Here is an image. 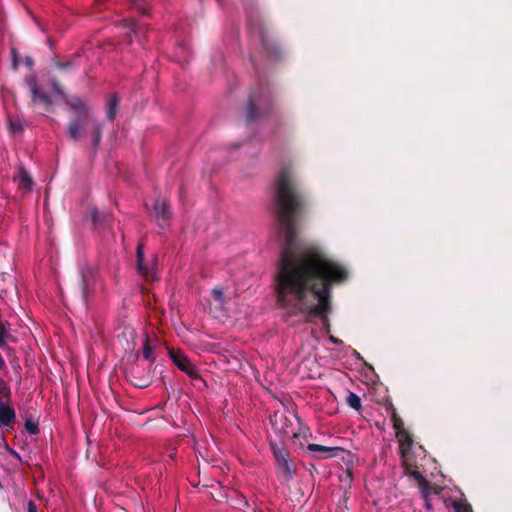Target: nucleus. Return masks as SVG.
Wrapping results in <instances>:
<instances>
[{
	"label": "nucleus",
	"mask_w": 512,
	"mask_h": 512,
	"mask_svg": "<svg viewBox=\"0 0 512 512\" xmlns=\"http://www.w3.org/2000/svg\"><path fill=\"white\" fill-rule=\"evenodd\" d=\"M330 341H331L332 343H335V344L339 343V340H338V339H336V338H335V337H333V336H330Z\"/></svg>",
	"instance_id": "5701e85b"
},
{
	"label": "nucleus",
	"mask_w": 512,
	"mask_h": 512,
	"mask_svg": "<svg viewBox=\"0 0 512 512\" xmlns=\"http://www.w3.org/2000/svg\"><path fill=\"white\" fill-rule=\"evenodd\" d=\"M141 340L142 357L147 361L153 362L155 360L154 350L158 345V339L155 336H149L147 333H144Z\"/></svg>",
	"instance_id": "0eeeda50"
},
{
	"label": "nucleus",
	"mask_w": 512,
	"mask_h": 512,
	"mask_svg": "<svg viewBox=\"0 0 512 512\" xmlns=\"http://www.w3.org/2000/svg\"><path fill=\"white\" fill-rule=\"evenodd\" d=\"M15 422V412L11 406L0 402V426L12 427Z\"/></svg>",
	"instance_id": "1a4fd4ad"
},
{
	"label": "nucleus",
	"mask_w": 512,
	"mask_h": 512,
	"mask_svg": "<svg viewBox=\"0 0 512 512\" xmlns=\"http://www.w3.org/2000/svg\"><path fill=\"white\" fill-rule=\"evenodd\" d=\"M169 356L175 365L190 377H198L197 367L181 351L169 350Z\"/></svg>",
	"instance_id": "39448f33"
},
{
	"label": "nucleus",
	"mask_w": 512,
	"mask_h": 512,
	"mask_svg": "<svg viewBox=\"0 0 512 512\" xmlns=\"http://www.w3.org/2000/svg\"><path fill=\"white\" fill-rule=\"evenodd\" d=\"M9 325H0V348L5 349L9 341H16V339L9 333ZM4 364L2 357L0 356V366Z\"/></svg>",
	"instance_id": "f8f14e48"
},
{
	"label": "nucleus",
	"mask_w": 512,
	"mask_h": 512,
	"mask_svg": "<svg viewBox=\"0 0 512 512\" xmlns=\"http://www.w3.org/2000/svg\"><path fill=\"white\" fill-rule=\"evenodd\" d=\"M212 298H213V302L215 303V305L221 306L224 303L223 291L218 288L213 289L212 290Z\"/></svg>",
	"instance_id": "dca6fc26"
},
{
	"label": "nucleus",
	"mask_w": 512,
	"mask_h": 512,
	"mask_svg": "<svg viewBox=\"0 0 512 512\" xmlns=\"http://www.w3.org/2000/svg\"><path fill=\"white\" fill-rule=\"evenodd\" d=\"M9 129L11 132L16 133L22 130V123L18 119H10L9 121Z\"/></svg>",
	"instance_id": "f3484780"
},
{
	"label": "nucleus",
	"mask_w": 512,
	"mask_h": 512,
	"mask_svg": "<svg viewBox=\"0 0 512 512\" xmlns=\"http://www.w3.org/2000/svg\"><path fill=\"white\" fill-rule=\"evenodd\" d=\"M137 258H138V270L144 277H151L152 279L156 278V271L154 266L151 269H148L144 267L143 260H144V251L142 245H139L137 247Z\"/></svg>",
	"instance_id": "9b49d317"
},
{
	"label": "nucleus",
	"mask_w": 512,
	"mask_h": 512,
	"mask_svg": "<svg viewBox=\"0 0 512 512\" xmlns=\"http://www.w3.org/2000/svg\"><path fill=\"white\" fill-rule=\"evenodd\" d=\"M28 512H37L35 504L31 501L28 502Z\"/></svg>",
	"instance_id": "4be33fe9"
},
{
	"label": "nucleus",
	"mask_w": 512,
	"mask_h": 512,
	"mask_svg": "<svg viewBox=\"0 0 512 512\" xmlns=\"http://www.w3.org/2000/svg\"><path fill=\"white\" fill-rule=\"evenodd\" d=\"M307 449L311 452L318 453L320 458L333 457L337 452L342 451L340 447H328L319 444H309Z\"/></svg>",
	"instance_id": "9d476101"
},
{
	"label": "nucleus",
	"mask_w": 512,
	"mask_h": 512,
	"mask_svg": "<svg viewBox=\"0 0 512 512\" xmlns=\"http://www.w3.org/2000/svg\"><path fill=\"white\" fill-rule=\"evenodd\" d=\"M26 429L27 431L30 433V434H36L38 432V426L37 424H35L34 422L32 421H27L26 424Z\"/></svg>",
	"instance_id": "aec40b11"
},
{
	"label": "nucleus",
	"mask_w": 512,
	"mask_h": 512,
	"mask_svg": "<svg viewBox=\"0 0 512 512\" xmlns=\"http://www.w3.org/2000/svg\"><path fill=\"white\" fill-rule=\"evenodd\" d=\"M119 99L116 95H111L106 102V115L109 119H113L117 113Z\"/></svg>",
	"instance_id": "4468645a"
},
{
	"label": "nucleus",
	"mask_w": 512,
	"mask_h": 512,
	"mask_svg": "<svg viewBox=\"0 0 512 512\" xmlns=\"http://www.w3.org/2000/svg\"><path fill=\"white\" fill-rule=\"evenodd\" d=\"M347 403L350 407H352L355 410H359L361 408V399L357 394L353 392H350L348 394Z\"/></svg>",
	"instance_id": "2eb2a0df"
},
{
	"label": "nucleus",
	"mask_w": 512,
	"mask_h": 512,
	"mask_svg": "<svg viewBox=\"0 0 512 512\" xmlns=\"http://www.w3.org/2000/svg\"><path fill=\"white\" fill-rule=\"evenodd\" d=\"M27 82L32 92L33 103L45 110H49L51 106L61 98V91L55 84H53L51 89L46 92L37 88L35 78L30 77Z\"/></svg>",
	"instance_id": "7ed1b4c3"
},
{
	"label": "nucleus",
	"mask_w": 512,
	"mask_h": 512,
	"mask_svg": "<svg viewBox=\"0 0 512 512\" xmlns=\"http://www.w3.org/2000/svg\"><path fill=\"white\" fill-rule=\"evenodd\" d=\"M453 505L456 512H471V507L467 503L455 502Z\"/></svg>",
	"instance_id": "6ab92c4d"
},
{
	"label": "nucleus",
	"mask_w": 512,
	"mask_h": 512,
	"mask_svg": "<svg viewBox=\"0 0 512 512\" xmlns=\"http://www.w3.org/2000/svg\"><path fill=\"white\" fill-rule=\"evenodd\" d=\"M124 27L127 29V35L131 37V33H136V23L134 20H125Z\"/></svg>",
	"instance_id": "a211bd4d"
},
{
	"label": "nucleus",
	"mask_w": 512,
	"mask_h": 512,
	"mask_svg": "<svg viewBox=\"0 0 512 512\" xmlns=\"http://www.w3.org/2000/svg\"><path fill=\"white\" fill-rule=\"evenodd\" d=\"M69 105L76 116L69 125V137L74 141H83L96 150L102 136L101 124L82 100L72 99Z\"/></svg>",
	"instance_id": "f03ea898"
},
{
	"label": "nucleus",
	"mask_w": 512,
	"mask_h": 512,
	"mask_svg": "<svg viewBox=\"0 0 512 512\" xmlns=\"http://www.w3.org/2000/svg\"><path fill=\"white\" fill-rule=\"evenodd\" d=\"M275 205L285 238L275 279L276 304L285 316L321 318L326 326L330 285L346 279L347 271L318 246H298L296 214L303 201L293 189L289 169L275 181Z\"/></svg>",
	"instance_id": "f257e3e1"
},
{
	"label": "nucleus",
	"mask_w": 512,
	"mask_h": 512,
	"mask_svg": "<svg viewBox=\"0 0 512 512\" xmlns=\"http://www.w3.org/2000/svg\"><path fill=\"white\" fill-rule=\"evenodd\" d=\"M282 418V415H280L279 413H275L274 416L271 418V421L272 423L276 426V428L279 430V431H283L285 432V428L282 427V426H278V421L279 419Z\"/></svg>",
	"instance_id": "412c9836"
},
{
	"label": "nucleus",
	"mask_w": 512,
	"mask_h": 512,
	"mask_svg": "<svg viewBox=\"0 0 512 512\" xmlns=\"http://www.w3.org/2000/svg\"><path fill=\"white\" fill-rule=\"evenodd\" d=\"M15 180L18 182L20 187H22L26 190H30L32 188L33 181L30 178V176L28 175V173L23 169H19V171L15 177Z\"/></svg>",
	"instance_id": "ddd939ff"
},
{
	"label": "nucleus",
	"mask_w": 512,
	"mask_h": 512,
	"mask_svg": "<svg viewBox=\"0 0 512 512\" xmlns=\"http://www.w3.org/2000/svg\"><path fill=\"white\" fill-rule=\"evenodd\" d=\"M153 211L158 224L160 226H165L170 217L166 200L157 199L153 205Z\"/></svg>",
	"instance_id": "6e6552de"
},
{
	"label": "nucleus",
	"mask_w": 512,
	"mask_h": 512,
	"mask_svg": "<svg viewBox=\"0 0 512 512\" xmlns=\"http://www.w3.org/2000/svg\"><path fill=\"white\" fill-rule=\"evenodd\" d=\"M397 431V438L400 444V451L402 454L403 465L406 467V472H409V467L411 466L408 451L412 445V439L410 435L405 430H399V422L395 421L394 424Z\"/></svg>",
	"instance_id": "423d86ee"
},
{
	"label": "nucleus",
	"mask_w": 512,
	"mask_h": 512,
	"mask_svg": "<svg viewBox=\"0 0 512 512\" xmlns=\"http://www.w3.org/2000/svg\"><path fill=\"white\" fill-rule=\"evenodd\" d=\"M414 479H416L419 483L421 489V495L425 501V507L427 510L431 511L434 509L436 502L441 501L440 490L439 489H431L423 476L417 472H410Z\"/></svg>",
	"instance_id": "20e7f679"
}]
</instances>
